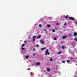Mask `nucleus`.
I'll return each mask as SVG.
<instances>
[{"label":"nucleus","instance_id":"nucleus-29","mask_svg":"<svg viewBox=\"0 0 77 77\" xmlns=\"http://www.w3.org/2000/svg\"><path fill=\"white\" fill-rule=\"evenodd\" d=\"M75 22V23H76V24H77V21H76Z\"/></svg>","mask_w":77,"mask_h":77},{"label":"nucleus","instance_id":"nucleus-34","mask_svg":"<svg viewBox=\"0 0 77 77\" xmlns=\"http://www.w3.org/2000/svg\"><path fill=\"white\" fill-rule=\"evenodd\" d=\"M44 30H45V31H46V29H45Z\"/></svg>","mask_w":77,"mask_h":77},{"label":"nucleus","instance_id":"nucleus-5","mask_svg":"<svg viewBox=\"0 0 77 77\" xmlns=\"http://www.w3.org/2000/svg\"><path fill=\"white\" fill-rule=\"evenodd\" d=\"M76 35H77V33L74 32V36H76Z\"/></svg>","mask_w":77,"mask_h":77},{"label":"nucleus","instance_id":"nucleus-23","mask_svg":"<svg viewBox=\"0 0 77 77\" xmlns=\"http://www.w3.org/2000/svg\"><path fill=\"white\" fill-rule=\"evenodd\" d=\"M36 47H39V45H36Z\"/></svg>","mask_w":77,"mask_h":77},{"label":"nucleus","instance_id":"nucleus-31","mask_svg":"<svg viewBox=\"0 0 77 77\" xmlns=\"http://www.w3.org/2000/svg\"><path fill=\"white\" fill-rule=\"evenodd\" d=\"M27 70H30V69H29V68H28V69H27Z\"/></svg>","mask_w":77,"mask_h":77},{"label":"nucleus","instance_id":"nucleus-12","mask_svg":"<svg viewBox=\"0 0 77 77\" xmlns=\"http://www.w3.org/2000/svg\"><path fill=\"white\" fill-rule=\"evenodd\" d=\"M67 63H69V62H70V61L69 60H68L67 61Z\"/></svg>","mask_w":77,"mask_h":77},{"label":"nucleus","instance_id":"nucleus-19","mask_svg":"<svg viewBox=\"0 0 77 77\" xmlns=\"http://www.w3.org/2000/svg\"><path fill=\"white\" fill-rule=\"evenodd\" d=\"M39 27H42V25L41 24L39 25Z\"/></svg>","mask_w":77,"mask_h":77},{"label":"nucleus","instance_id":"nucleus-25","mask_svg":"<svg viewBox=\"0 0 77 77\" xmlns=\"http://www.w3.org/2000/svg\"><path fill=\"white\" fill-rule=\"evenodd\" d=\"M62 62H63V63H65V61H63Z\"/></svg>","mask_w":77,"mask_h":77},{"label":"nucleus","instance_id":"nucleus-14","mask_svg":"<svg viewBox=\"0 0 77 77\" xmlns=\"http://www.w3.org/2000/svg\"><path fill=\"white\" fill-rule=\"evenodd\" d=\"M26 59H28V58H29V56H26Z\"/></svg>","mask_w":77,"mask_h":77},{"label":"nucleus","instance_id":"nucleus-20","mask_svg":"<svg viewBox=\"0 0 77 77\" xmlns=\"http://www.w3.org/2000/svg\"><path fill=\"white\" fill-rule=\"evenodd\" d=\"M54 40H57V38H54Z\"/></svg>","mask_w":77,"mask_h":77},{"label":"nucleus","instance_id":"nucleus-13","mask_svg":"<svg viewBox=\"0 0 77 77\" xmlns=\"http://www.w3.org/2000/svg\"><path fill=\"white\" fill-rule=\"evenodd\" d=\"M62 53V52H61V51H60L59 52H58V54H60V53Z\"/></svg>","mask_w":77,"mask_h":77},{"label":"nucleus","instance_id":"nucleus-2","mask_svg":"<svg viewBox=\"0 0 77 77\" xmlns=\"http://www.w3.org/2000/svg\"><path fill=\"white\" fill-rule=\"evenodd\" d=\"M45 55H49L50 54V52H48V49H47L45 53Z\"/></svg>","mask_w":77,"mask_h":77},{"label":"nucleus","instance_id":"nucleus-6","mask_svg":"<svg viewBox=\"0 0 77 77\" xmlns=\"http://www.w3.org/2000/svg\"><path fill=\"white\" fill-rule=\"evenodd\" d=\"M35 64L36 65H40V63H36Z\"/></svg>","mask_w":77,"mask_h":77},{"label":"nucleus","instance_id":"nucleus-8","mask_svg":"<svg viewBox=\"0 0 77 77\" xmlns=\"http://www.w3.org/2000/svg\"><path fill=\"white\" fill-rule=\"evenodd\" d=\"M41 35H39L38 36V37H37V39H39V38H41Z\"/></svg>","mask_w":77,"mask_h":77},{"label":"nucleus","instance_id":"nucleus-3","mask_svg":"<svg viewBox=\"0 0 77 77\" xmlns=\"http://www.w3.org/2000/svg\"><path fill=\"white\" fill-rule=\"evenodd\" d=\"M40 43H41V44H44V42H43V41H42V40H40Z\"/></svg>","mask_w":77,"mask_h":77},{"label":"nucleus","instance_id":"nucleus-16","mask_svg":"<svg viewBox=\"0 0 77 77\" xmlns=\"http://www.w3.org/2000/svg\"><path fill=\"white\" fill-rule=\"evenodd\" d=\"M25 46V45H24V44H22V47H24Z\"/></svg>","mask_w":77,"mask_h":77},{"label":"nucleus","instance_id":"nucleus-4","mask_svg":"<svg viewBox=\"0 0 77 77\" xmlns=\"http://www.w3.org/2000/svg\"><path fill=\"white\" fill-rule=\"evenodd\" d=\"M46 48V47H45L44 48H42L41 49V50H45Z\"/></svg>","mask_w":77,"mask_h":77},{"label":"nucleus","instance_id":"nucleus-9","mask_svg":"<svg viewBox=\"0 0 77 77\" xmlns=\"http://www.w3.org/2000/svg\"><path fill=\"white\" fill-rule=\"evenodd\" d=\"M47 71L48 72H50V69H47Z\"/></svg>","mask_w":77,"mask_h":77},{"label":"nucleus","instance_id":"nucleus-30","mask_svg":"<svg viewBox=\"0 0 77 77\" xmlns=\"http://www.w3.org/2000/svg\"><path fill=\"white\" fill-rule=\"evenodd\" d=\"M75 41H77V38L75 39Z\"/></svg>","mask_w":77,"mask_h":77},{"label":"nucleus","instance_id":"nucleus-26","mask_svg":"<svg viewBox=\"0 0 77 77\" xmlns=\"http://www.w3.org/2000/svg\"><path fill=\"white\" fill-rule=\"evenodd\" d=\"M32 74H33V73L31 72V74H30V75H32Z\"/></svg>","mask_w":77,"mask_h":77},{"label":"nucleus","instance_id":"nucleus-10","mask_svg":"<svg viewBox=\"0 0 77 77\" xmlns=\"http://www.w3.org/2000/svg\"><path fill=\"white\" fill-rule=\"evenodd\" d=\"M36 38V36H33V37H32V38Z\"/></svg>","mask_w":77,"mask_h":77},{"label":"nucleus","instance_id":"nucleus-18","mask_svg":"<svg viewBox=\"0 0 77 77\" xmlns=\"http://www.w3.org/2000/svg\"><path fill=\"white\" fill-rule=\"evenodd\" d=\"M47 27H50V25H48Z\"/></svg>","mask_w":77,"mask_h":77},{"label":"nucleus","instance_id":"nucleus-17","mask_svg":"<svg viewBox=\"0 0 77 77\" xmlns=\"http://www.w3.org/2000/svg\"><path fill=\"white\" fill-rule=\"evenodd\" d=\"M62 47L63 49H64V48H65V47L63 46H62Z\"/></svg>","mask_w":77,"mask_h":77},{"label":"nucleus","instance_id":"nucleus-33","mask_svg":"<svg viewBox=\"0 0 77 77\" xmlns=\"http://www.w3.org/2000/svg\"><path fill=\"white\" fill-rule=\"evenodd\" d=\"M57 25H58L59 24L58 23H57L56 24Z\"/></svg>","mask_w":77,"mask_h":77},{"label":"nucleus","instance_id":"nucleus-1","mask_svg":"<svg viewBox=\"0 0 77 77\" xmlns=\"http://www.w3.org/2000/svg\"><path fill=\"white\" fill-rule=\"evenodd\" d=\"M69 18L70 20H72V21H74V20H75V19L72 17H68L67 16L65 17V18L66 19H67V18Z\"/></svg>","mask_w":77,"mask_h":77},{"label":"nucleus","instance_id":"nucleus-11","mask_svg":"<svg viewBox=\"0 0 77 77\" xmlns=\"http://www.w3.org/2000/svg\"><path fill=\"white\" fill-rule=\"evenodd\" d=\"M50 61H51V62H52V61H53V59H52V58H50Z\"/></svg>","mask_w":77,"mask_h":77},{"label":"nucleus","instance_id":"nucleus-32","mask_svg":"<svg viewBox=\"0 0 77 77\" xmlns=\"http://www.w3.org/2000/svg\"><path fill=\"white\" fill-rule=\"evenodd\" d=\"M24 42H25V43H26V42H26V41H25Z\"/></svg>","mask_w":77,"mask_h":77},{"label":"nucleus","instance_id":"nucleus-28","mask_svg":"<svg viewBox=\"0 0 77 77\" xmlns=\"http://www.w3.org/2000/svg\"><path fill=\"white\" fill-rule=\"evenodd\" d=\"M35 48H33V51H35Z\"/></svg>","mask_w":77,"mask_h":77},{"label":"nucleus","instance_id":"nucleus-21","mask_svg":"<svg viewBox=\"0 0 77 77\" xmlns=\"http://www.w3.org/2000/svg\"><path fill=\"white\" fill-rule=\"evenodd\" d=\"M32 40H33V42H34V41H35V38H33L32 39Z\"/></svg>","mask_w":77,"mask_h":77},{"label":"nucleus","instance_id":"nucleus-15","mask_svg":"<svg viewBox=\"0 0 77 77\" xmlns=\"http://www.w3.org/2000/svg\"><path fill=\"white\" fill-rule=\"evenodd\" d=\"M21 49V50H24V48H22Z\"/></svg>","mask_w":77,"mask_h":77},{"label":"nucleus","instance_id":"nucleus-7","mask_svg":"<svg viewBox=\"0 0 77 77\" xmlns=\"http://www.w3.org/2000/svg\"><path fill=\"white\" fill-rule=\"evenodd\" d=\"M66 36H63V37H62V38L63 39H65V38H66Z\"/></svg>","mask_w":77,"mask_h":77},{"label":"nucleus","instance_id":"nucleus-22","mask_svg":"<svg viewBox=\"0 0 77 77\" xmlns=\"http://www.w3.org/2000/svg\"><path fill=\"white\" fill-rule=\"evenodd\" d=\"M52 32H55V30H54V29H53V30H52Z\"/></svg>","mask_w":77,"mask_h":77},{"label":"nucleus","instance_id":"nucleus-27","mask_svg":"<svg viewBox=\"0 0 77 77\" xmlns=\"http://www.w3.org/2000/svg\"><path fill=\"white\" fill-rule=\"evenodd\" d=\"M35 54H33V56H35Z\"/></svg>","mask_w":77,"mask_h":77},{"label":"nucleus","instance_id":"nucleus-24","mask_svg":"<svg viewBox=\"0 0 77 77\" xmlns=\"http://www.w3.org/2000/svg\"><path fill=\"white\" fill-rule=\"evenodd\" d=\"M64 26H66V23H65L64 24Z\"/></svg>","mask_w":77,"mask_h":77}]
</instances>
